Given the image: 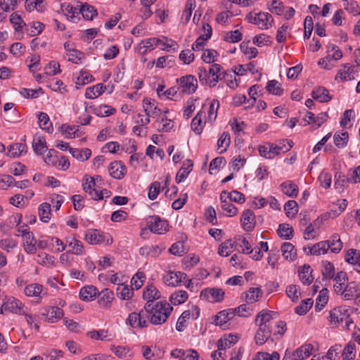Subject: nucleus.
<instances>
[{"label": "nucleus", "instance_id": "nucleus-1", "mask_svg": "<svg viewBox=\"0 0 360 360\" xmlns=\"http://www.w3.org/2000/svg\"><path fill=\"white\" fill-rule=\"evenodd\" d=\"M148 315H150V323L154 325H161L167 321L173 307L167 302H158L155 304H146Z\"/></svg>", "mask_w": 360, "mask_h": 360}, {"label": "nucleus", "instance_id": "nucleus-2", "mask_svg": "<svg viewBox=\"0 0 360 360\" xmlns=\"http://www.w3.org/2000/svg\"><path fill=\"white\" fill-rule=\"evenodd\" d=\"M221 69V66L217 63L210 65L208 70L199 67L197 73L200 82L211 88L215 86L220 79Z\"/></svg>", "mask_w": 360, "mask_h": 360}, {"label": "nucleus", "instance_id": "nucleus-3", "mask_svg": "<svg viewBox=\"0 0 360 360\" xmlns=\"http://www.w3.org/2000/svg\"><path fill=\"white\" fill-rule=\"evenodd\" d=\"M245 20L250 23L257 25L262 30L269 28L273 21L271 14L266 12L257 11L256 10L250 12L246 15Z\"/></svg>", "mask_w": 360, "mask_h": 360}, {"label": "nucleus", "instance_id": "nucleus-4", "mask_svg": "<svg viewBox=\"0 0 360 360\" xmlns=\"http://www.w3.org/2000/svg\"><path fill=\"white\" fill-rule=\"evenodd\" d=\"M329 321L335 325L345 323L344 327L347 329H350V326L353 324L352 319L348 314V309L345 307H340L331 310Z\"/></svg>", "mask_w": 360, "mask_h": 360}, {"label": "nucleus", "instance_id": "nucleus-5", "mask_svg": "<svg viewBox=\"0 0 360 360\" xmlns=\"http://www.w3.org/2000/svg\"><path fill=\"white\" fill-rule=\"evenodd\" d=\"M127 324L134 328H143L148 326L150 321L147 309L145 307L139 312H132L129 314L126 320Z\"/></svg>", "mask_w": 360, "mask_h": 360}, {"label": "nucleus", "instance_id": "nucleus-6", "mask_svg": "<svg viewBox=\"0 0 360 360\" xmlns=\"http://www.w3.org/2000/svg\"><path fill=\"white\" fill-rule=\"evenodd\" d=\"M27 311V307L19 300L14 297H7L1 307V314L4 311H8L13 314L22 315Z\"/></svg>", "mask_w": 360, "mask_h": 360}, {"label": "nucleus", "instance_id": "nucleus-7", "mask_svg": "<svg viewBox=\"0 0 360 360\" xmlns=\"http://www.w3.org/2000/svg\"><path fill=\"white\" fill-rule=\"evenodd\" d=\"M181 92L186 94L194 93L198 88L197 79L191 75H188L176 79Z\"/></svg>", "mask_w": 360, "mask_h": 360}, {"label": "nucleus", "instance_id": "nucleus-8", "mask_svg": "<svg viewBox=\"0 0 360 360\" xmlns=\"http://www.w3.org/2000/svg\"><path fill=\"white\" fill-rule=\"evenodd\" d=\"M82 186L84 191L87 193L93 200L103 199V193H99L97 189L94 178L90 176H85L83 179Z\"/></svg>", "mask_w": 360, "mask_h": 360}, {"label": "nucleus", "instance_id": "nucleus-9", "mask_svg": "<svg viewBox=\"0 0 360 360\" xmlns=\"http://www.w3.org/2000/svg\"><path fill=\"white\" fill-rule=\"evenodd\" d=\"M148 229L157 234H163L168 231V224L158 216H150L147 221Z\"/></svg>", "mask_w": 360, "mask_h": 360}, {"label": "nucleus", "instance_id": "nucleus-10", "mask_svg": "<svg viewBox=\"0 0 360 360\" xmlns=\"http://www.w3.org/2000/svg\"><path fill=\"white\" fill-rule=\"evenodd\" d=\"M200 315V309L197 306H193L191 309L184 311L179 316L176 328L178 331H183L186 327V323L187 320L192 318L196 319Z\"/></svg>", "mask_w": 360, "mask_h": 360}, {"label": "nucleus", "instance_id": "nucleus-11", "mask_svg": "<svg viewBox=\"0 0 360 360\" xmlns=\"http://www.w3.org/2000/svg\"><path fill=\"white\" fill-rule=\"evenodd\" d=\"M224 292L221 288H207L200 292V298L210 302H219L224 299Z\"/></svg>", "mask_w": 360, "mask_h": 360}, {"label": "nucleus", "instance_id": "nucleus-12", "mask_svg": "<svg viewBox=\"0 0 360 360\" xmlns=\"http://www.w3.org/2000/svg\"><path fill=\"white\" fill-rule=\"evenodd\" d=\"M63 311L58 307L50 306L45 307L41 313L45 320L51 323L58 322L63 316Z\"/></svg>", "mask_w": 360, "mask_h": 360}, {"label": "nucleus", "instance_id": "nucleus-13", "mask_svg": "<svg viewBox=\"0 0 360 360\" xmlns=\"http://www.w3.org/2000/svg\"><path fill=\"white\" fill-rule=\"evenodd\" d=\"M314 351V345L311 343L304 344L292 353V360H303L309 357Z\"/></svg>", "mask_w": 360, "mask_h": 360}, {"label": "nucleus", "instance_id": "nucleus-14", "mask_svg": "<svg viewBox=\"0 0 360 360\" xmlns=\"http://www.w3.org/2000/svg\"><path fill=\"white\" fill-rule=\"evenodd\" d=\"M186 278V274L181 271H169L165 274L163 277L164 282L167 285L177 286L183 280Z\"/></svg>", "mask_w": 360, "mask_h": 360}, {"label": "nucleus", "instance_id": "nucleus-15", "mask_svg": "<svg viewBox=\"0 0 360 360\" xmlns=\"http://www.w3.org/2000/svg\"><path fill=\"white\" fill-rule=\"evenodd\" d=\"M172 357L179 359L180 360H198L199 355L198 352L193 349H175L172 351Z\"/></svg>", "mask_w": 360, "mask_h": 360}, {"label": "nucleus", "instance_id": "nucleus-16", "mask_svg": "<svg viewBox=\"0 0 360 360\" xmlns=\"http://www.w3.org/2000/svg\"><path fill=\"white\" fill-rule=\"evenodd\" d=\"M234 317V311L233 309L223 310L219 312L214 319L216 326H220L222 329L227 328V323Z\"/></svg>", "mask_w": 360, "mask_h": 360}, {"label": "nucleus", "instance_id": "nucleus-17", "mask_svg": "<svg viewBox=\"0 0 360 360\" xmlns=\"http://www.w3.org/2000/svg\"><path fill=\"white\" fill-rule=\"evenodd\" d=\"M148 39H154L157 40V42H154L155 44H153V50L155 46L159 45L162 46L161 48L162 50L169 51V49H172L174 51H176L178 49L177 43L172 39H169L167 37L161 36L160 37H152Z\"/></svg>", "mask_w": 360, "mask_h": 360}, {"label": "nucleus", "instance_id": "nucleus-18", "mask_svg": "<svg viewBox=\"0 0 360 360\" xmlns=\"http://www.w3.org/2000/svg\"><path fill=\"white\" fill-rule=\"evenodd\" d=\"M108 171L112 177L121 179L127 173V168L121 161H114L110 164Z\"/></svg>", "mask_w": 360, "mask_h": 360}, {"label": "nucleus", "instance_id": "nucleus-19", "mask_svg": "<svg viewBox=\"0 0 360 360\" xmlns=\"http://www.w3.org/2000/svg\"><path fill=\"white\" fill-rule=\"evenodd\" d=\"M143 108L148 117H159L162 110L155 105V101L148 98L143 100Z\"/></svg>", "mask_w": 360, "mask_h": 360}, {"label": "nucleus", "instance_id": "nucleus-20", "mask_svg": "<svg viewBox=\"0 0 360 360\" xmlns=\"http://www.w3.org/2000/svg\"><path fill=\"white\" fill-rule=\"evenodd\" d=\"M243 229L246 231H252L255 224V217L251 210H246L243 212L240 218Z\"/></svg>", "mask_w": 360, "mask_h": 360}, {"label": "nucleus", "instance_id": "nucleus-21", "mask_svg": "<svg viewBox=\"0 0 360 360\" xmlns=\"http://www.w3.org/2000/svg\"><path fill=\"white\" fill-rule=\"evenodd\" d=\"M273 327H268L266 326H258V329L256 332L255 340L257 345L264 344L271 335Z\"/></svg>", "mask_w": 360, "mask_h": 360}, {"label": "nucleus", "instance_id": "nucleus-22", "mask_svg": "<svg viewBox=\"0 0 360 360\" xmlns=\"http://www.w3.org/2000/svg\"><path fill=\"white\" fill-rule=\"evenodd\" d=\"M359 289L357 284L352 281L347 284V285L342 289V292H340L338 295H340L345 300H351L356 297L358 294Z\"/></svg>", "mask_w": 360, "mask_h": 360}, {"label": "nucleus", "instance_id": "nucleus-23", "mask_svg": "<svg viewBox=\"0 0 360 360\" xmlns=\"http://www.w3.org/2000/svg\"><path fill=\"white\" fill-rule=\"evenodd\" d=\"M98 302L103 308L108 309L114 300V293L108 288L103 290L101 292H98Z\"/></svg>", "mask_w": 360, "mask_h": 360}, {"label": "nucleus", "instance_id": "nucleus-24", "mask_svg": "<svg viewBox=\"0 0 360 360\" xmlns=\"http://www.w3.org/2000/svg\"><path fill=\"white\" fill-rule=\"evenodd\" d=\"M66 247L69 248L68 252L76 255H80L84 252V246L82 243L76 239L75 237H67L65 238Z\"/></svg>", "mask_w": 360, "mask_h": 360}, {"label": "nucleus", "instance_id": "nucleus-25", "mask_svg": "<svg viewBox=\"0 0 360 360\" xmlns=\"http://www.w3.org/2000/svg\"><path fill=\"white\" fill-rule=\"evenodd\" d=\"M273 312L266 310L261 311L255 319V323L257 326H266L273 327L274 321H273Z\"/></svg>", "mask_w": 360, "mask_h": 360}, {"label": "nucleus", "instance_id": "nucleus-26", "mask_svg": "<svg viewBox=\"0 0 360 360\" xmlns=\"http://www.w3.org/2000/svg\"><path fill=\"white\" fill-rule=\"evenodd\" d=\"M304 251L308 255H321L328 252V245L325 240L321 241L314 244L311 247H309L308 248H304Z\"/></svg>", "mask_w": 360, "mask_h": 360}, {"label": "nucleus", "instance_id": "nucleus-27", "mask_svg": "<svg viewBox=\"0 0 360 360\" xmlns=\"http://www.w3.org/2000/svg\"><path fill=\"white\" fill-rule=\"evenodd\" d=\"M161 297L160 292L153 285H147L143 292V298L147 301L146 304H152L155 300Z\"/></svg>", "mask_w": 360, "mask_h": 360}, {"label": "nucleus", "instance_id": "nucleus-28", "mask_svg": "<svg viewBox=\"0 0 360 360\" xmlns=\"http://www.w3.org/2000/svg\"><path fill=\"white\" fill-rule=\"evenodd\" d=\"M24 293L28 297H34L41 298L43 295H46L44 292V288L42 285L34 283L27 285L24 288Z\"/></svg>", "mask_w": 360, "mask_h": 360}, {"label": "nucleus", "instance_id": "nucleus-29", "mask_svg": "<svg viewBox=\"0 0 360 360\" xmlns=\"http://www.w3.org/2000/svg\"><path fill=\"white\" fill-rule=\"evenodd\" d=\"M226 195V191H223L220 194L221 208L226 212L227 216H236L238 213V209L230 202L231 201L228 200Z\"/></svg>", "mask_w": 360, "mask_h": 360}, {"label": "nucleus", "instance_id": "nucleus-30", "mask_svg": "<svg viewBox=\"0 0 360 360\" xmlns=\"http://www.w3.org/2000/svg\"><path fill=\"white\" fill-rule=\"evenodd\" d=\"M338 181H341L342 183L347 182L349 184L360 183V165L354 169H349L347 176H339Z\"/></svg>", "mask_w": 360, "mask_h": 360}, {"label": "nucleus", "instance_id": "nucleus-31", "mask_svg": "<svg viewBox=\"0 0 360 360\" xmlns=\"http://www.w3.org/2000/svg\"><path fill=\"white\" fill-rule=\"evenodd\" d=\"M193 166V162L189 159H187L184 162L182 167L178 171L176 176V182L177 184L181 183L187 178L192 170Z\"/></svg>", "mask_w": 360, "mask_h": 360}, {"label": "nucleus", "instance_id": "nucleus-32", "mask_svg": "<svg viewBox=\"0 0 360 360\" xmlns=\"http://www.w3.org/2000/svg\"><path fill=\"white\" fill-rule=\"evenodd\" d=\"M312 269L309 264H304L298 270V276L301 282L304 285H309L314 281L311 274Z\"/></svg>", "mask_w": 360, "mask_h": 360}, {"label": "nucleus", "instance_id": "nucleus-33", "mask_svg": "<svg viewBox=\"0 0 360 360\" xmlns=\"http://www.w3.org/2000/svg\"><path fill=\"white\" fill-rule=\"evenodd\" d=\"M25 251L28 254H34L37 252V240L32 232L27 233L22 238Z\"/></svg>", "mask_w": 360, "mask_h": 360}, {"label": "nucleus", "instance_id": "nucleus-34", "mask_svg": "<svg viewBox=\"0 0 360 360\" xmlns=\"http://www.w3.org/2000/svg\"><path fill=\"white\" fill-rule=\"evenodd\" d=\"M98 290L93 285L83 287L79 292V297L85 302L94 300L98 295Z\"/></svg>", "mask_w": 360, "mask_h": 360}, {"label": "nucleus", "instance_id": "nucleus-35", "mask_svg": "<svg viewBox=\"0 0 360 360\" xmlns=\"http://www.w3.org/2000/svg\"><path fill=\"white\" fill-rule=\"evenodd\" d=\"M238 340V337L237 335L232 334L224 335L217 342V347L219 350H225L227 348H230L231 346L235 345Z\"/></svg>", "mask_w": 360, "mask_h": 360}, {"label": "nucleus", "instance_id": "nucleus-36", "mask_svg": "<svg viewBox=\"0 0 360 360\" xmlns=\"http://www.w3.org/2000/svg\"><path fill=\"white\" fill-rule=\"evenodd\" d=\"M281 191L290 198H295L298 194V187L292 181H286L281 184Z\"/></svg>", "mask_w": 360, "mask_h": 360}, {"label": "nucleus", "instance_id": "nucleus-37", "mask_svg": "<svg viewBox=\"0 0 360 360\" xmlns=\"http://www.w3.org/2000/svg\"><path fill=\"white\" fill-rule=\"evenodd\" d=\"M106 89L103 84H97L86 89L85 97L88 99H94L100 96Z\"/></svg>", "mask_w": 360, "mask_h": 360}, {"label": "nucleus", "instance_id": "nucleus-38", "mask_svg": "<svg viewBox=\"0 0 360 360\" xmlns=\"http://www.w3.org/2000/svg\"><path fill=\"white\" fill-rule=\"evenodd\" d=\"M71 155L77 160L84 162L87 160L91 155V150L89 148H70Z\"/></svg>", "mask_w": 360, "mask_h": 360}, {"label": "nucleus", "instance_id": "nucleus-39", "mask_svg": "<svg viewBox=\"0 0 360 360\" xmlns=\"http://www.w3.org/2000/svg\"><path fill=\"white\" fill-rule=\"evenodd\" d=\"M311 96L319 102H328L331 99L328 91L321 86L315 88L311 92Z\"/></svg>", "mask_w": 360, "mask_h": 360}, {"label": "nucleus", "instance_id": "nucleus-40", "mask_svg": "<svg viewBox=\"0 0 360 360\" xmlns=\"http://www.w3.org/2000/svg\"><path fill=\"white\" fill-rule=\"evenodd\" d=\"M328 245V250L333 253H339L342 248V243L340 236L337 234L333 235L328 240H325Z\"/></svg>", "mask_w": 360, "mask_h": 360}, {"label": "nucleus", "instance_id": "nucleus-41", "mask_svg": "<svg viewBox=\"0 0 360 360\" xmlns=\"http://www.w3.org/2000/svg\"><path fill=\"white\" fill-rule=\"evenodd\" d=\"M85 240L91 245L101 244L104 241V236L97 230H91L85 234Z\"/></svg>", "mask_w": 360, "mask_h": 360}, {"label": "nucleus", "instance_id": "nucleus-42", "mask_svg": "<svg viewBox=\"0 0 360 360\" xmlns=\"http://www.w3.org/2000/svg\"><path fill=\"white\" fill-rule=\"evenodd\" d=\"M188 298V295L185 290H176L169 297V301L174 305H179L184 303Z\"/></svg>", "mask_w": 360, "mask_h": 360}, {"label": "nucleus", "instance_id": "nucleus-43", "mask_svg": "<svg viewBox=\"0 0 360 360\" xmlns=\"http://www.w3.org/2000/svg\"><path fill=\"white\" fill-rule=\"evenodd\" d=\"M40 128L48 132H52L53 128L49 117L46 112H40L37 115Z\"/></svg>", "mask_w": 360, "mask_h": 360}, {"label": "nucleus", "instance_id": "nucleus-44", "mask_svg": "<svg viewBox=\"0 0 360 360\" xmlns=\"http://www.w3.org/2000/svg\"><path fill=\"white\" fill-rule=\"evenodd\" d=\"M281 251L285 259L292 261L296 258L297 252L295 247L290 243H284Z\"/></svg>", "mask_w": 360, "mask_h": 360}, {"label": "nucleus", "instance_id": "nucleus-45", "mask_svg": "<svg viewBox=\"0 0 360 360\" xmlns=\"http://www.w3.org/2000/svg\"><path fill=\"white\" fill-rule=\"evenodd\" d=\"M39 216L41 221L48 222L51 219V210L50 204L44 202L39 206Z\"/></svg>", "mask_w": 360, "mask_h": 360}, {"label": "nucleus", "instance_id": "nucleus-46", "mask_svg": "<svg viewBox=\"0 0 360 360\" xmlns=\"http://www.w3.org/2000/svg\"><path fill=\"white\" fill-rule=\"evenodd\" d=\"M338 75L340 77L342 80L347 81L354 79V67L349 64L344 65L343 68L339 70L335 79L338 78Z\"/></svg>", "mask_w": 360, "mask_h": 360}, {"label": "nucleus", "instance_id": "nucleus-47", "mask_svg": "<svg viewBox=\"0 0 360 360\" xmlns=\"http://www.w3.org/2000/svg\"><path fill=\"white\" fill-rule=\"evenodd\" d=\"M234 243L242 248V252L244 254H251L253 253V250L251 248V245L249 241L246 239L243 236H238L235 238Z\"/></svg>", "mask_w": 360, "mask_h": 360}, {"label": "nucleus", "instance_id": "nucleus-48", "mask_svg": "<svg viewBox=\"0 0 360 360\" xmlns=\"http://www.w3.org/2000/svg\"><path fill=\"white\" fill-rule=\"evenodd\" d=\"M333 278L335 281V284L334 285L335 292L339 294L340 292H342L345 283L347 280V274L345 271H339Z\"/></svg>", "mask_w": 360, "mask_h": 360}, {"label": "nucleus", "instance_id": "nucleus-49", "mask_svg": "<svg viewBox=\"0 0 360 360\" xmlns=\"http://www.w3.org/2000/svg\"><path fill=\"white\" fill-rule=\"evenodd\" d=\"M112 351L117 357L126 360H129L134 356L132 351L129 347L124 346L115 347Z\"/></svg>", "mask_w": 360, "mask_h": 360}, {"label": "nucleus", "instance_id": "nucleus-50", "mask_svg": "<svg viewBox=\"0 0 360 360\" xmlns=\"http://www.w3.org/2000/svg\"><path fill=\"white\" fill-rule=\"evenodd\" d=\"M25 148L26 146L24 143H16L11 144L8 149L7 155L12 158L19 157L25 150Z\"/></svg>", "mask_w": 360, "mask_h": 360}, {"label": "nucleus", "instance_id": "nucleus-51", "mask_svg": "<svg viewBox=\"0 0 360 360\" xmlns=\"http://www.w3.org/2000/svg\"><path fill=\"white\" fill-rule=\"evenodd\" d=\"M342 360H354L356 356V345L349 342L342 351Z\"/></svg>", "mask_w": 360, "mask_h": 360}, {"label": "nucleus", "instance_id": "nucleus-52", "mask_svg": "<svg viewBox=\"0 0 360 360\" xmlns=\"http://www.w3.org/2000/svg\"><path fill=\"white\" fill-rule=\"evenodd\" d=\"M262 295V292L259 288H251L245 293V300L248 303H254L257 302Z\"/></svg>", "mask_w": 360, "mask_h": 360}, {"label": "nucleus", "instance_id": "nucleus-53", "mask_svg": "<svg viewBox=\"0 0 360 360\" xmlns=\"http://www.w3.org/2000/svg\"><path fill=\"white\" fill-rule=\"evenodd\" d=\"M234 244L231 239L225 240L219 245L218 253L222 257H228L233 252Z\"/></svg>", "mask_w": 360, "mask_h": 360}, {"label": "nucleus", "instance_id": "nucleus-54", "mask_svg": "<svg viewBox=\"0 0 360 360\" xmlns=\"http://www.w3.org/2000/svg\"><path fill=\"white\" fill-rule=\"evenodd\" d=\"M94 113L98 117H108L115 112V109L107 105H101L94 108Z\"/></svg>", "mask_w": 360, "mask_h": 360}, {"label": "nucleus", "instance_id": "nucleus-55", "mask_svg": "<svg viewBox=\"0 0 360 360\" xmlns=\"http://www.w3.org/2000/svg\"><path fill=\"white\" fill-rule=\"evenodd\" d=\"M61 130L65 138L72 139L80 136L79 134V126H68L63 124L61 127Z\"/></svg>", "mask_w": 360, "mask_h": 360}, {"label": "nucleus", "instance_id": "nucleus-56", "mask_svg": "<svg viewBox=\"0 0 360 360\" xmlns=\"http://www.w3.org/2000/svg\"><path fill=\"white\" fill-rule=\"evenodd\" d=\"M79 13L82 15L84 18L91 20L97 15V11L94 6L84 4L79 8Z\"/></svg>", "mask_w": 360, "mask_h": 360}, {"label": "nucleus", "instance_id": "nucleus-57", "mask_svg": "<svg viewBox=\"0 0 360 360\" xmlns=\"http://www.w3.org/2000/svg\"><path fill=\"white\" fill-rule=\"evenodd\" d=\"M203 117H205V112L200 111L191 122V128L197 134H201L202 131V120Z\"/></svg>", "mask_w": 360, "mask_h": 360}, {"label": "nucleus", "instance_id": "nucleus-58", "mask_svg": "<svg viewBox=\"0 0 360 360\" xmlns=\"http://www.w3.org/2000/svg\"><path fill=\"white\" fill-rule=\"evenodd\" d=\"M334 143L338 148H344L347 146L349 134L347 131L336 132L333 136Z\"/></svg>", "mask_w": 360, "mask_h": 360}, {"label": "nucleus", "instance_id": "nucleus-59", "mask_svg": "<svg viewBox=\"0 0 360 360\" xmlns=\"http://www.w3.org/2000/svg\"><path fill=\"white\" fill-rule=\"evenodd\" d=\"M266 89L269 94L276 96H281L283 92V89L281 88V84L275 79L269 81Z\"/></svg>", "mask_w": 360, "mask_h": 360}, {"label": "nucleus", "instance_id": "nucleus-60", "mask_svg": "<svg viewBox=\"0 0 360 360\" xmlns=\"http://www.w3.org/2000/svg\"><path fill=\"white\" fill-rule=\"evenodd\" d=\"M154 124L159 131L167 132L173 127V122L166 117H162L160 120H157Z\"/></svg>", "mask_w": 360, "mask_h": 360}, {"label": "nucleus", "instance_id": "nucleus-61", "mask_svg": "<svg viewBox=\"0 0 360 360\" xmlns=\"http://www.w3.org/2000/svg\"><path fill=\"white\" fill-rule=\"evenodd\" d=\"M243 34L238 30L226 32L224 34L223 39L229 43H236L242 39Z\"/></svg>", "mask_w": 360, "mask_h": 360}, {"label": "nucleus", "instance_id": "nucleus-62", "mask_svg": "<svg viewBox=\"0 0 360 360\" xmlns=\"http://www.w3.org/2000/svg\"><path fill=\"white\" fill-rule=\"evenodd\" d=\"M328 300V290L324 288L320 291V294L316 298V304L315 309L316 311H321L322 308L327 304Z\"/></svg>", "mask_w": 360, "mask_h": 360}, {"label": "nucleus", "instance_id": "nucleus-63", "mask_svg": "<svg viewBox=\"0 0 360 360\" xmlns=\"http://www.w3.org/2000/svg\"><path fill=\"white\" fill-rule=\"evenodd\" d=\"M65 58H68V60L72 62L75 64H80L82 63V59L84 58V53L75 49L71 51L69 53H66Z\"/></svg>", "mask_w": 360, "mask_h": 360}, {"label": "nucleus", "instance_id": "nucleus-64", "mask_svg": "<svg viewBox=\"0 0 360 360\" xmlns=\"http://www.w3.org/2000/svg\"><path fill=\"white\" fill-rule=\"evenodd\" d=\"M345 9L354 15H360V7L358 3L353 0H343Z\"/></svg>", "mask_w": 360, "mask_h": 360}]
</instances>
